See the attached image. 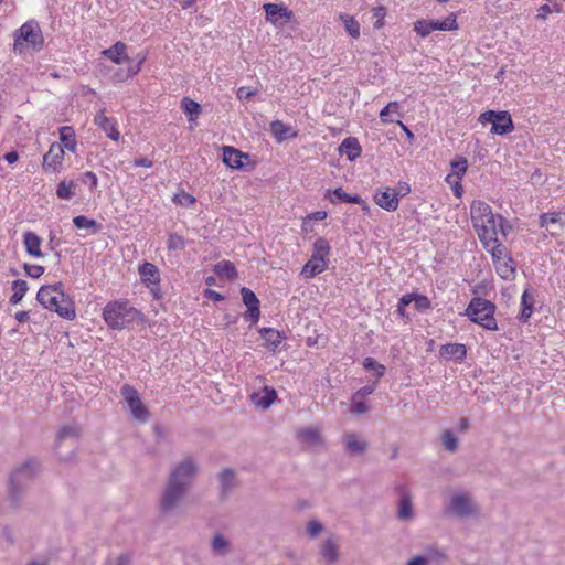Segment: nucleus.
Returning a JSON list of instances; mask_svg holds the SVG:
<instances>
[{"instance_id":"obj_1","label":"nucleus","mask_w":565,"mask_h":565,"mask_svg":"<svg viewBox=\"0 0 565 565\" xmlns=\"http://www.w3.org/2000/svg\"><path fill=\"white\" fill-rule=\"evenodd\" d=\"M470 220L483 245L494 244V247H502L512 228L505 217L494 213L492 207L482 200H473L470 203Z\"/></svg>"},{"instance_id":"obj_2","label":"nucleus","mask_w":565,"mask_h":565,"mask_svg":"<svg viewBox=\"0 0 565 565\" xmlns=\"http://www.w3.org/2000/svg\"><path fill=\"white\" fill-rule=\"evenodd\" d=\"M36 300L45 309L56 312L64 319L73 320L76 317L75 305L65 295L62 282L42 286L36 294Z\"/></svg>"},{"instance_id":"obj_3","label":"nucleus","mask_w":565,"mask_h":565,"mask_svg":"<svg viewBox=\"0 0 565 565\" xmlns=\"http://www.w3.org/2000/svg\"><path fill=\"white\" fill-rule=\"evenodd\" d=\"M44 36L38 21L28 20L13 32V53L25 56L44 47Z\"/></svg>"},{"instance_id":"obj_4","label":"nucleus","mask_w":565,"mask_h":565,"mask_svg":"<svg viewBox=\"0 0 565 565\" xmlns=\"http://www.w3.org/2000/svg\"><path fill=\"white\" fill-rule=\"evenodd\" d=\"M127 44L122 41L115 42L110 47L102 51V55L110 60L115 64L128 63L127 73L124 75L121 72L114 74L116 82H125L128 78L136 76L140 71L143 62L146 61V54L140 56L139 61L135 64L131 63V58L127 54Z\"/></svg>"},{"instance_id":"obj_5","label":"nucleus","mask_w":565,"mask_h":565,"mask_svg":"<svg viewBox=\"0 0 565 565\" xmlns=\"http://www.w3.org/2000/svg\"><path fill=\"white\" fill-rule=\"evenodd\" d=\"M38 463L35 460H26L17 467L9 479V499L13 507H18L29 481L35 475Z\"/></svg>"},{"instance_id":"obj_6","label":"nucleus","mask_w":565,"mask_h":565,"mask_svg":"<svg viewBox=\"0 0 565 565\" xmlns=\"http://www.w3.org/2000/svg\"><path fill=\"white\" fill-rule=\"evenodd\" d=\"M198 472V461L193 457L188 456L172 467L166 482L189 492Z\"/></svg>"},{"instance_id":"obj_7","label":"nucleus","mask_w":565,"mask_h":565,"mask_svg":"<svg viewBox=\"0 0 565 565\" xmlns=\"http://www.w3.org/2000/svg\"><path fill=\"white\" fill-rule=\"evenodd\" d=\"M103 315L110 328L124 329L138 319L139 311L126 301H114L106 305Z\"/></svg>"},{"instance_id":"obj_8","label":"nucleus","mask_w":565,"mask_h":565,"mask_svg":"<svg viewBox=\"0 0 565 565\" xmlns=\"http://www.w3.org/2000/svg\"><path fill=\"white\" fill-rule=\"evenodd\" d=\"M495 306L491 301L482 298H472L466 309L469 319L480 324L482 328L491 331L498 330V323L494 318Z\"/></svg>"},{"instance_id":"obj_9","label":"nucleus","mask_w":565,"mask_h":565,"mask_svg":"<svg viewBox=\"0 0 565 565\" xmlns=\"http://www.w3.org/2000/svg\"><path fill=\"white\" fill-rule=\"evenodd\" d=\"M188 491L166 482L158 503L162 515H172L180 512Z\"/></svg>"},{"instance_id":"obj_10","label":"nucleus","mask_w":565,"mask_h":565,"mask_svg":"<svg viewBox=\"0 0 565 565\" xmlns=\"http://www.w3.org/2000/svg\"><path fill=\"white\" fill-rule=\"evenodd\" d=\"M478 121L482 125L492 124L491 132L507 135L514 130L511 115L507 110H487L479 115Z\"/></svg>"},{"instance_id":"obj_11","label":"nucleus","mask_w":565,"mask_h":565,"mask_svg":"<svg viewBox=\"0 0 565 565\" xmlns=\"http://www.w3.org/2000/svg\"><path fill=\"white\" fill-rule=\"evenodd\" d=\"M448 512L458 518H470L479 514V508L467 492L454 494L447 508Z\"/></svg>"},{"instance_id":"obj_12","label":"nucleus","mask_w":565,"mask_h":565,"mask_svg":"<svg viewBox=\"0 0 565 565\" xmlns=\"http://www.w3.org/2000/svg\"><path fill=\"white\" fill-rule=\"evenodd\" d=\"M121 395L129 407L132 418L146 423L150 417V412L141 401L137 390L129 384H125L121 387Z\"/></svg>"},{"instance_id":"obj_13","label":"nucleus","mask_w":565,"mask_h":565,"mask_svg":"<svg viewBox=\"0 0 565 565\" xmlns=\"http://www.w3.org/2000/svg\"><path fill=\"white\" fill-rule=\"evenodd\" d=\"M221 151H222V161L230 169L253 170L255 168V162L252 161L249 153L243 152L233 146H223L221 148Z\"/></svg>"},{"instance_id":"obj_14","label":"nucleus","mask_w":565,"mask_h":565,"mask_svg":"<svg viewBox=\"0 0 565 565\" xmlns=\"http://www.w3.org/2000/svg\"><path fill=\"white\" fill-rule=\"evenodd\" d=\"M491 255L498 275L504 280L514 279L516 262L512 258L509 249H491Z\"/></svg>"},{"instance_id":"obj_15","label":"nucleus","mask_w":565,"mask_h":565,"mask_svg":"<svg viewBox=\"0 0 565 565\" xmlns=\"http://www.w3.org/2000/svg\"><path fill=\"white\" fill-rule=\"evenodd\" d=\"M448 559L446 552L433 544L425 547L422 554L413 555L405 565L443 564Z\"/></svg>"},{"instance_id":"obj_16","label":"nucleus","mask_w":565,"mask_h":565,"mask_svg":"<svg viewBox=\"0 0 565 565\" xmlns=\"http://www.w3.org/2000/svg\"><path fill=\"white\" fill-rule=\"evenodd\" d=\"M65 150L61 143H51L49 151L43 156L42 169L45 173H57L63 169Z\"/></svg>"},{"instance_id":"obj_17","label":"nucleus","mask_w":565,"mask_h":565,"mask_svg":"<svg viewBox=\"0 0 565 565\" xmlns=\"http://www.w3.org/2000/svg\"><path fill=\"white\" fill-rule=\"evenodd\" d=\"M141 281L159 298L160 274L156 265L145 262L138 268Z\"/></svg>"},{"instance_id":"obj_18","label":"nucleus","mask_w":565,"mask_h":565,"mask_svg":"<svg viewBox=\"0 0 565 565\" xmlns=\"http://www.w3.org/2000/svg\"><path fill=\"white\" fill-rule=\"evenodd\" d=\"M297 440L306 448L316 449L324 445V439L321 431L317 427H301L296 431Z\"/></svg>"},{"instance_id":"obj_19","label":"nucleus","mask_w":565,"mask_h":565,"mask_svg":"<svg viewBox=\"0 0 565 565\" xmlns=\"http://www.w3.org/2000/svg\"><path fill=\"white\" fill-rule=\"evenodd\" d=\"M327 249H318V253L313 254L312 257L303 265L301 275L305 279H311L318 274L324 271L328 267L324 253Z\"/></svg>"},{"instance_id":"obj_20","label":"nucleus","mask_w":565,"mask_h":565,"mask_svg":"<svg viewBox=\"0 0 565 565\" xmlns=\"http://www.w3.org/2000/svg\"><path fill=\"white\" fill-rule=\"evenodd\" d=\"M565 214L563 213H544L540 216V225L551 236H558L565 224Z\"/></svg>"},{"instance_id":"obj_21","label":"nucleus","mask_w":565,"mask_h":565,"mask_svg":"<svg viewBox=\"0 0 565 565\" xmlns=\"http://www.w3.org/2000/svg\"><path fill=\"white\" fill-rule=\"evenodd\" d=\"M374 202L383 210L394 212L398 209L399 199L395 190L388 186L379 189L374 196Z\"/></svg>"},{"instance_id":"obj_22","label":"nucleus","mask_w":565,"mask_h":565,"mask_svg":"<svg viewBox=\"0 0 565 565\" xmlns=\"http://www.w3.org/2000/svg\"><path fill=\"white\" fill-rule=\"evenodd\" d=\"M95 125H97L108 138L114 141L120 139V131L118 129L117 120L115 117H108L105 109H100L94 118Z\"/></svg>"},{"instance_id":"obj_23","label":"nucleus","mask_w":565,"mask_h":565,"mask_svg":"<svg viewBox=\"0 0 565 565\" xmlns=\"http://www.w3.org/2000/svg\"><path fill=\"white\" fill-rule=\"evenodd\" d=\"M263 8L266 13V20L275 25L280 20L289 22L294 18V12L284 3H265Z\"/></svg>"},{"instance_id":"obj_24","label":"nucleus","mask_w":565,"mask_h":565,"mask_svg":"<svg viewBox=\"0 0 565 565\" xmlns=\"http://www.w3.org/2000/svg\"><path fill=\"white\" fill-rule=\"evenodd\" d=\"M241 295H242V299H243L244 305L247 307V311H246V316L245 317L249 321H252L253 323H256L259 320V317H260L259 300H258V298L256 297L254 291H252L247 287H243L241 289Z\"/></svg>"},{"instance_id":"obj_25","label":"nucleus","mask_w":565,"mask_h":565,"mask_svg":"<svg viewBox=\"0 0 565 565\" xmlns=\"http://www.w3.org/2000/svg\"><path fill=\"white\" fill-rule=\"evenodd\" d=\"M320 555L329 564H334L340 557V542L334 535L328 536L320 546Z\"/></svg>"},{"instance_id":"obj_26","label":"nucleus","mask_w":565,"mask_h":565,"mask_svg":"<svg viewBox=\"0 0 565 565\" xmlns=\"http://www.w3.org/2000/svg\"><path fill=\"white\" fill-rule=\"evenodd\" d=\"M277 399V392L275 388L264 386L262 391L254 392L250 394L252 403L260 408H268Z\"/></svg>"},{"instance_id":"obj_27","label":"nucleus","mask_w":565,"mask_h":565,"mask_svg":"<svg viewBox=\"0 0 565 565\" xmlns=\"http://www.w3.org/2000/svg\"><path fill=\"white\" fill-rule=\"evenodd\" d=\"M345 450L350 455H362L366 451L369 444L356 433H348L343 437Z\"/></svg>"},{"instance_id":"obj_28","label":"nucleus","mask_w":565,"mask_h":565,"mask_svg":"<svg viewBox=\"0 0 565 565\" xmlns=\"http://www.w3.org/2000/svg\"><path fill=\"white\" fill-rule=\"evenodd\" d=\"M61 147L66 151L75 153L77 150V139L73 127L62 126L58 128Z\"/></svg>"},{"instance_id":"obj_29","label":"nucleus","mask_w":565,"mask_h":565,"mask_svg":"<svg viewBox=\"0 0 565 565\" xmlns=\"http://www.w3.org/2000/svg\"><path fill=\"white\" fill-rule=\"evenodd\" d=\"M535 305V294L531 289H525L521 297V308L519 313V320L526 322L533 315Z\"/></svg>"},{"instance_id":"obj_30","label":"nucleus","mask_w":565,"mask_h":565,"mask_svg":"<svg viewBox=\"0 0 565 565\" xmlns=\"http://www.w3.org/2000/svg\"><path fill=\"white\" fill-rule=\"evenodd\" d=\"M339 152L353 161L361 156L362 147L356 138L348 137L339 146Z\"/></svg>"},{"instance_id":"obj_31","label":"nucleus","mask_w":565,"mask_h":565,"mask_svg":"<svg viewBox=\"0 0 565 565\" xmlns=\"http://www.w3.org/2000/svg\"><path fill=\"white\" fill-rule=\"evenodd\" d=\"M221 495L227 497L236 487L235 472L232 469H224L218 475Z\"/></svg>"},{"instance_id":"obj_32","label":"nucleus","mask_w":565,"mask_h":565,"mask_svg":"<svg viewBox=\"0 0 565 565\" xmlns=\"http://www.w3.org/2000/svg\"><path fill=\"white\" fill-rule=\"evenodd\" d=\"M467 349L461 343H448L440 348V355L456 361H462L466 358Z\"/></svg>"},{"instance_id":"obj_33","label":"nucleus","mask_w":565,"mask_h":565,"mask_svg":"<svg viewBox=\"0 0 565 565\" xmlns=\"http://www.w3.org/2000/svg\"><path fill=\"white\" fill-rule=\"evenodd\" d=\"M431 31H456L459 29L457 13L450 12L443 21L429 20Z\"/></svg>"},{"instance_id":"obj_34","label":"nucleus","mask_w":565,"mask_h":565,"mask_svg":"<svg viewBox=\"0 0 565 565\" xmlns=\"http://www.w3.org/2000/svg\"><path fill=\"white\" fill-rule=\"evenodd\" d=\"M327 196L329 198L332 204H337L338 202L344 203H361L362 198L359 194H348L341 186L334 189L332 192L328 191Z\"/></svg>"},{"instance_id":"obj_35","label":"nucleus","mask_w":565,"mask_h":565,"mask_svg":"<svg viewBox=\"0 0 565 565\" xmlns=\"http://www.w3.org/2000/svg\"><path fill=\"white\" fill-rule=\"evenodd\" d=\"M211 550L215 555L224 556L231 553V542L221 533H215L211 541Z\"/></svg>"},{"instance_id":"obj_36","label":"nucleus","mask_w":565,"mask_h":565,"mask_svg":"<svg viewBox=\"0 0 565 565\" xmlns=\"http://www.w3.org/2000/svg\"><path fill=\"white\" fill-rule=\"evenodd\" d=\"M397 518L402 521H409L414 518L412 498L404 492L397 507Z\"/></svg>"},{"instance_id":"obj_37","label":"nucleus","mask_w":565,"mask_h":565,"mask_svg":"<svg viewBox=\"0 0 565 565\" xmlns=\"http://www.w3.org/2000/svg\"><path fill=\"white\" fill-rule=\"evenodd\" d=\"M270 132L279 142L284 141L287 138H294L297 136V132H291V127L287 126L281 120L271 121Z\"/></svg>"},{"instance_id":"obj_38","label":"nucleus","mask_w":565,"mask_h":565,"mask_svg":"<svg viewBox=\"0 0 565 565\" xmlns=\"http://www.w3.org/2000/svg\"><path fill=\"white\" fill-rule=\"evenodd\" d=\"M213 270L221 279L234 280L237 277L236 268L230 260L218 262L214 265Z\"/></svg>"},{"instance_id":"obj_39","label":"nucleus","mask_w":565,"mask_h":565,"mask_svg":"<svg viewBox=\"0 0 565 565\" xmlns=\"http://www.w3.org/2000/svg\"><path fill=\"white\" fill-rule=\"evenodd\" d=\"M402 117L401 114V105L398 102H390L381 111H380V120L382 124H391L396 122L393 116Z\"/></svg>"},{"instance_id":"obj_40","label":"nucleus","mask_w":565,"mask_h":565,"mask_svg":"<svg viewBox=\"0 0 565 565\" xmlns=\"http://www.w3.org/2000/svg\"><path fill=\"white\" fill-rule=\"evenodd\" d=\"M29 287H28V282L25 280H22V279H18V280H14L12 282V296L10 297V303L12 305H17L19 303L22 298L24 297V295L26 294Z\"/></svg>"},{"instance_id":"obj_41","label":"nucleus","mask_w":565,"mask_h":565,"mask_svg":"<svg viewBox=\"0 0 565 565\" xmlns=\"http://www.w3.org/2000/svg\"><path fill=\"white\" fill-rule=\"evenodd\" d=\"M327 216H328V214L326 211H316V212L308 214L302 220L301 227H302L303 232H306V233L312 232L315 222L324 221L327 218Z\"/></svg>"},{"instance_id":"obj_42","label":"nucleus","mask_w":565,"mask_h":565,"mask_svg":"<svg viewBox=\"0 0 565 565\" xmlns=\"http://www.w3.org/2000/svg\"><path fill=\"white\" fill-rule=\"evenodd\" d=\"M76 184L74 181L62 180L56 188V195L62 200H71L74 195V189Z\"/></svg>"},{"instance_id":"obj_43","label":"nucleus","mask_w":565,"mask_h":565,"mask_svg":"<svg viewBox=\"0 0 565 565\" xmlns=\"http://www.w3.org/2000/svg\"><path fill=\"white\" fill-rule=\"evenodd\" d=\"M260 333L262 338L271 350H276L281 343V335L276 330L264 328Z\"/></svg>"},{"instance_id":"obj_44","label":"nucleus","mask_w":565,"mask_h":565,"mask_svg":"<svg viewBox=\"0 0 565 565\" xmlns=\"http://www.w3.org/2000/svg\"><path fill=\"white\" fill-rule=\"evenodd\" d=\"M340 19L343 22L347 32L353 39H358L360 36V23L354 19V17L349 14H341Z\"/></svg>"},{"instance_id":"obj_45","label":"nucleus","mask_w":565,"mask_h":565,"mask_svg":"<svg viewBox=\"0 0 565 565\" xmlns=\"http://www.w3.org/2000/svg\"><path fill=\"white\" fill-rule=\"evenodd\" d=\"M450 167L451 172L449 174H455L462 179L468 170V160L465 157H458L456 160L450 162Z\"/></svg>"},{"instance_id":"obj_46","label":"nucleus","mask_w":565,"mask_h":565,"mask_svg":"<svg viewBox=\"0 0 565 565\" xmlns=\"http://www.w3.org/2000/svg\"><path fill=\"white\" fill-rule=\"evenodd\" d=\"M387 9L384 6H377L372 9V19L374 29H382L385 25Z\"/></svg>"},{"instance_id":"obj_47","label":"nucleus","mask_w":565,"mask_h":565,"mask_svg":"<svg viewBox=\"0 0 565 565\" xmlns=\"http://www.w3.org/2000/svg\"><path fill=\"white\" fill-rule=\"evenodd\" d=\"M172 201L174 204L190 207L195 204L196 199L185 191H180L173 195Z\"/></svg>"},{"instance_id":"obj_48","label":"nucleus","mask_w":565,"mask_h":565,"mask_svg":"<svg viewBox=\"0 0 565 565\" xmlns=\"http://www.w3.org/2000/svg\"><path fill=\"white\" fill-rule=\"evenodd\" d=\"M461 180L460 177H456L455 174H447L445 178V181L449 184L457 199H460L463 194Z\"/></svg>"},{"instance_id":"obj_49","label":"nucleus","mask_w":565,"mask_h":565,"mask_svg":"<svg viewBox=\"0 0 565 565\" xmlns=\"http://www.w3.org/2000/svg\"><path fill=\"white\" fill-rule=\"evenodd\" d=\"M79 434H81L79 427H77L76 425H67L60 429L56 438H57V441L61 443L68 437L76 439L79 437Z\"/></svg>"},{"instance_id":"obj_50","label":"nucleus","mask_w":565,"mask_h":565,"mask_svg":"<svg viewBox=\"0 0 565 565\" xmlns=\"http://www.w3.org/2000/svg\"><path fill=\"white\" fill-rule=\"evenodd\" d=\"M414 31L419 38H427L433 33L430 21L426 19H420L414 22Z\"/></svg>"},{"instance_id":"obj_51","label":"nucleus","mask_w":565,"mask_h":565,"mask_svg":"<svg viewBox=\"0 0 565 565\" xmlns=\"http://www.w3.org/2000/svg\"><path fill=\"white\" fill-rule=\"evenodd\" d=\"M183 111L188 115H199L201 113V106L199 103L192 100L189 97H184L181 102Z\"/></svg>"},{"instance_id":"obj_52","label":"nucleus","mask_w":565,"mask_h":565,"mask_svg":"<svg viewBox=\"0 0 565 565\" xmlns=\"http://www.w3.org/2000/svg\"><path fill=\"white\" fill-rule=\"evenodd\" d=\"M443 443L445 448L450 452H455L458 448V439L450 430H446L443 434Z\"/></svg>"},{"instance_id":"obj_53","label":"nucleus","mask_w":565,"mask_h":565,"mask_svg":"<svg viewBox=\"0 0 565 565\" xmlns=\"http://www.w3.org/2000/svg\"><path fill=\"white\" fill-rule=\"evenodd\" d=\"M369 411V406L363 401L362 397L353 395L352 396V405H351V412L358 415L364 414Z\"/></svg>"},{"instance_id":"obj_54","label":"nucleus","mask_w":565,"mask_h":565,"mask_svg":"<svg viewBox=\"0 0 565 565\" xmlns=\"http://www.w3.org/2000/svg\"><path fill=\"white\" fill-rule=\"evenodd\" d=\"M363 366L367 370H374L376 372V377L377 380L380 377H382L384 375V372H385V367L384 365L377 363L374 359L372 358H366L364 361H363Z\"/></svg>"},{"instance_id":"obj_55","label":"nucleus","mask_w":565,"mask_h":565,"mask_svg":"<svg viewBox=\"0 0 565 565\" xmlns=\"http://www.w3.org/2000/svg\"><path fill=\"white\" fill-rule=\"evenodd\" d=\"M73 223L77 228H95L97 225L94 220H89L84 215L74 217Z\"/></svg>"},{"instance_id":"obj_56","label":"nucleus","mask_w":565,"mask_h":565,"mask_svg":"<svg viewBox=\"0 0 565 565\" xmlns=\"http://www.w3.org/2000/svg\"><path fill=\"white\" fill-rule=\"evenodd\" d=\"M323 531V525L317 521L311 520L307 524V533L310 537H317Z\"/></svg>"},{"instance_id":"obj_57","label":"nucleus","mask_w":565,"mask_h":565,"mask_svg":"<svg viewBox=\"0 0 565 565\" xmlns=\"http://www.w3.org/2000/svg\"><path fill=\"white\" fill-rule=\"evenodd\" d=\"M413 302L415 305V308L418 310H426L430 308L429 299L423 295H413Z\"/></svg>"},{"instance_id":"obj_58","label":"nucleus","mask_w":565,"mask_h":565,"mask_svg":"<svg viewBox=\"0 0 565 565\" xmlns=\"http://www.w3.org/2000/svg\"><path fill=\"white\" fill-rule=\"evenodd\" d=\"M24 245L25 247H40L41 238L32 232H26L24 234Z\"/></svg>"},{"instance_id":"obj_59","label":"nucleus","mask_w":565,"mask_h":565,"mask_svg":"<svg viewBox=\"0 0 565 565\" xmlns=\"http://www.w3.org/2000/svg\"><path fill=\"white\" fill-rule=\"evenodd\" d=\"M257 94V89L242 86L237 89V98L239 100H247Z\"/></svg>"},{"instance_id":"obj_60","label":"nucleus","mask_w":565,"mask_h":565,"mask_svg":"<svg viewBox=\"0 0 565 565\" xmlns=\"http://www.w3.org/2000/svg\"><path fill=\"white\" fill-rule=\"evenodd\" d=\"M26 274L32 278H38L44 273V267L40 265H24Z\"/></svg>"},{"instance_id":"obj_61","label":"nucleus","mask_w":565,"mask_h":565,"mask_svg":"<svg viewBox=\"0 0 565 565\" xmlns=\"http://www.w3.org/2000/svg\"><path fill=\"white\" fill-rule=\"evenodd\" d=\"M132 556L129 553H122L109 562V565H131Z\"/></svg>"},{"instance_id":"obj_62","label":"nucleus","mask_w":565,"mask_h":565,"mask_svg":"<svg viewBox=\"0 0 565 565\" xmlns=\"http://www.w3.org/2000/svg\"><path fill=\"white\" fill-rule=\"evenodd\" d=\"M395 190V193H397V198L405 196L411 192V186L406 182H398V185Z\"/></svg>"},{"instance_id":"obj_63","label":"nucleus","mask_w":565,"mask_h":565,"mask_svg":"<svg viewBox=\"0 0 565 565\" xmlns=\"http://www.w3.org/2000/svg\"><path fill=\"white\" fill-rule=\"evenodd\" d=\"M203 295H204L205 298L211 299L213 301H222V300H224V297L220 292H217V291H215L213 289H205Z\"/></svg>"},{"instance_id":"obj_64","label":"nucleus","mask_w":565,"mask_h":565,"mask_svg":"<svg viewBox=\"0 0 565 565\" xmlns=\"http://www.w3.org/2000/svg\"><path fill=\"white\" fill-rule=\"evenodd\" d=\"M84 178L89 182L90 190H95L98 184L97 175L93 171H87Z\"/></svg>"}]
</instances>
